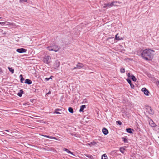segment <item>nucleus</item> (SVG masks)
Returning <instances> with one entry per match:
<instances>
[{"label":"nucleus","mask_w":159,"mask_h":159,"mask_svg":"<svg viewBox=\"0 0 159 159\" xmlns=\"http://www.w3.org/2000/svg\"><path fill=\"white\" fill-rule=\"evenodd\" d=\"M142 57L146 61L151 60L153 58L154 51L150 49L143 50Z\"/></svg>","instance_id":"f257e3e1"},{"label":"nucleus","mask_w":159,"mask_h":159,"mask_svg":"<svg viewBox=\"0 0 159 159\" xmlns=\"http://www.w3.org/2000/svg\"><path fill=\"white\" fill-rule=\"evenodd\" d=\"M47 48L49 51H54L55 52H57L58 51L60 47L56 45H53L48 46Z\"/></svg>","instance_id":"f03ea898"},{"label":"nucleus","mask_w":159,"mask_h":159,"mask_svg":"<svg viewBox=\"0 0 159 159\" xmlns=\"http://www.w3.org/2000/svg\"><path fill=\"white\" fill-rule=\"evenodd\" d=\"M83 66L84 65L83 64L79 62L76 65V66L74 67L73 68L71 69V70H73L76 69H79L83 67Z\"/></svg>","instance_id":"7ed1b4c3"},{"label":"nucleus","mask_w":159,"mask_h":159,"mask_svg":"<svg viewBox=\"0 0 159 159\" xmlns=\"http://www.w3.org/2000/svg\"><path fill=\"white\" fill-rule=\"evenodd\" d=\"M51 57L48 56H45L43 59V61L46 64H48L51 61Z\"/></svg>","instance_id":"20e7f679"},{"label":"nucleus","mask_w":159,"mask_h":159,"mask_svg":"<svg viewBox=\"0 0 159 159\" xmlns=\"http://www.w3.org/2000/svg\"><path fill=\"white\" fill-rule=\"evenodd\" d=\"M116 3L115 2H112L111 3H108L107 4H105L104 6H103L104 8H106L107 7H110L113 6H117V5L116 4H115V3Z\"/></svg>","instance_id":"39448f33"},{"label":"nucleus","mask_w":159,"mask_h":159,"mask_svg":"<svg viewBox=\"0 0 159 159\" xmlns=\"http://www.w3.org/2000/svg\"><path fill=\"white\" fill-rule=\"evenodd\" d=\"M147 112L151 115L154 114V111L150 107L148 106L146 108Z\"/></svg>","instance_id":"423d86ee"},{"label":"nucleus","mask_w":159,"mask_h":159,"mask_svg":"<svg viewBox=\"0 0 159 159\" xmlns=\"http://www.w3.org/2000/svg\"><path fill=\"white\" fill-rule=\"evenodd\" d=\"M16 51L19 53H22L26 52L27 50L24 48H18L16 49Z\"/></svg>","instance_id":"0eeeda50"},{"label":"nucleus","mask_w":159,"mask_h":159,"mask_svg":"<svg viewBox=\"0 0 159 159\" xmlns=\"http://www.w3.org/2000/svg\"><path fill=\"white\" fill-rule=\"evenodd\" d=\"M142 91L144 92V94L147 96L149 95V93L148 90L145 88H143L142 89Z\"/></svg>","instance_id":"6e6552de"},{"label":"nucleus","mask_w":159,"mask_h":159,"mask_svg":"<svg viewBox=\"0 0 159 159\" xmlns=\"http://www.w3.org/2000/svg\"><path fill=\"white\" fill-rule=\"evenodd\" d=\"M143 50L139 49L137 51V54L139 56H141L142 57V54H143Z\"/></svg>","instance_id":"1a4fd4ad"},{"label":"nucleus","mask_w":159,"mask_h":159,"mask_svg":"<svg viewBox=\"0 0 159 159\" xmlns=\"http://www.w3.org/2000/svg\"><path fill=\"white\" fill-rule=\"evenodd\" d=\"M149 123L150 125L152 127H154L156 126L155 124L152 120H151L149 121Z\"/></svg>","instance_id":"9d476101"},{"label":"nucleus","mask_w":159,"mask_h":159,"mask_svg":"<svg viewBox=\"0 0 159 159\" xmlns=\"http://www.w3.org/2000/svg\"><path fill=\"white\" fill-rule=\"evenodd\" d=\"M118 34H117L116 35L115 39L117 40H122L123 39L122 38H120L119 36H118Z\"/></svg>","instance_id":"9b49d317"},{"label":"nucleus","mask_w":159,"mask_h":159,"mask_svg":"<svg viewBox=\"0 0 159 159\" xmlns=\"http://www.w3.org/2000/svg\"><path fill=\"white\" fill-rule=\"evenodd\" d=\"M102 132L105 135H107L108 133V131L106 128H103L102 129Z\"/></svg>","instance_id":"f8f14e48"},{"label":"nucleus","mask_w":159,"mask_h":159,"mask_svg":"<svg viewBox=\"0 0 159 159\" xmlns=\"http://www.w3.org/2000/svg\"><path fill=\"white\" fill-rule=\"evenodd\" d=\"M25 83L29 84H32V82L29 79H26L25 80Z\"/></svg>","instance_id":"ddd939ff"},{"label":"nucleus","mask_w":159,"mask_h":159,"mask_svg":"<svg viewBox=\"0 0 159 159\" xmlns=\"http://www.w3.org/2000/svg\"><path fill=\"white\" fill-rule=\"evenodd\" d=\"M43 136L45 137L49 138L50 139H57L55 137H53L49 136H47L46 135H43Z\"/></svg>","instance_id":"4468645a"},{"label":"nucleus","mask_w":159,"mask_h":159,"mask_svg":"<svg viewBox=\"0 0 159 159\" xmlns=\"http://www.w3.org/2000/svg\"><path fill=\"white\" fill-rule=\"evenodd\" d=\"M86 107L85 105H83L80 107V111H83L84 108Z\"/></svg>","instance_id":"2eb2a0df"},{"label":"nucleus","mask_w":159,"mask_h":159,"mask_svg":"<svg viewBox=\"0 0 159 159\" xmlns=\"http://www.w3.org/2000/svg\"><path fill=\"white\" fill-rule=\"evenodd\" d=\"M132 130H133V129H132L131 128H128L126 129V131L129 133L131 134L133 133Z\"/></svg>","instance_id":"dca6fc26"},{"label":"nucleus","mask_w":159,"mask_h":159,"mask_svg":"<svg viewBox=\"0 0 159 159\" xmlns=\"http://www.w3.org/2000/svg\"><path fill=\"white\" fill-rule=\"evenodd\" d=\"M85 156L89 158L90 159H93V157L91 155L85 154Z\"/></svg>","instance_id":"f3484780"},{"label":"nucleus","mask_w":159,"mask_h":159,"mask_svg":"<svg viewBox=\"0 0 159 159\" xmlns=\"http://www.w3.org/2000/svg\"><path fill=\"white\" fill-rule=\"evenodd\" d=\"M6 24L7 25H10L11 24L10 23L8 22H0V24H2V25H3L4 24Z\"/></svg>","instance_id":"a211bd4d"},{"label":"nucleus","mask_w":159,"mask_h":159,"mask_svg":"<svg viewBox=\"0 0 159 159\" xmlns=\"http://www.w3.org/2000/svg\"><path fill=\"white\" fill-rule=\"evenodd\" d=\"M23 91L21 89L20 90V92L19 93H18V95L20 97H21L22 95V94L23 93Z\"/></svg>","instance_id":"6ab92c4d"},{"label":"nucleus","mask_w":159,"mask_h":159,"mask_svg":"<svg viewBox=\"0 0 159 159\" xmlns=\"http://www.w3.org/2000/svg\"><path fill=\"white\" fill-rule=\"evenodd\" d=\"M131 79H132V80L134 81H136V79L135 78V77L133 75H131Z\"/></svg>","instance_id":"aec40b11"},{"label":"nucleus","mask_w":159,"mask_h":159,"mask_svg":"<svg viewBox=\"0 0 159 159\" xmlns=\"http://www.w3.org/2000/svg\"><path fill=\"white\" fill-rule=\"evenodd\" d=\"M107 157L106 154H103L102 157L101 159H108Z\"/></svg>","instance_id":"412c9836"},{"label":"nucleus","mask_w":159,"mask_h":159,"mask_svg":"<svg viewBox=\"0 0 159 159\" xmlns=\"http://www.w3.org/2000/svg\"><path fill=\"white\" fill-rule=\"evenodd\" d=\"M125 148L124 147H121L120 148V152H122V153H124V151H125Z\"/></svg>","instance_id":"4be33fe9"},{"label":"nucleus","mask_w":159,"mask_h":159,"mask_svg":"<svg viewBox=\"0 0 159 159\" xmlns=\"http://www.w3.org/2000/svg\"><path fill=\"white\" fill-rule=\"evenodd\" d=\"M20 81L21 83H22L23 81L24 80V79L22 75H20Z\"/></svg>","instance_id":"5701e85b"},{"label":"nucleus","mask_w":159,"mask_h":159,"mask_svg":"<svg viewBox=\"0 0 159 159\" xmlns=\"http://www.w3.org/2000/svg\"><path fill=\"white\" fill-rule=\"evenodd\" d=\"M68 111L70 112L71 113H73L74 112L73 109L71 107H70L69 108Z\"/></svg>","instance_id":"b1692460"},{"label":"nucleus","mask_w":159,"mask_h":159,"mask_svg":"<svg viewBox=\"0 0 159 159\" xmlns=\"http://www.w3.org/2000/svg\"><path fill=\"white\" fill-rule=\"evenodd\" d=\"M8 69H9L10 71L12 73H14V69H12V68H10V67H9Z\"/></svg>","instance_id":"393cba45"},{"label":"nucleus","mask_w":159,"mask_h":159,"mask_svg":"<svg viewBox=\"0 0 159 159\" xmlns=\"http://www.w3.org/2000/svg\"><path fill=\"white\" fill-rule=\"evenodd\" d=\"M120 72L122 73H124L125 72V69L123 68H122L120 70Z\"/></svg>","instance_id":"a878e982"},{"label":"nucleus","mask_w":159,"mask_h":159,"mask_svg":"<svg viewBox=\"0 0 159 159\" xmlns=\"http://www.w3.org/2000/svg\"><path fill=\"white\" fill-rule=\"evenodd\" d=\"M116 122L117 124H118L119 125H121L122 124L121 122L120 121H117Z\"/></svg>","instance_id":"bb28decb"},{"label":"nucleus","mask_w":159,"mask_h":159,"mask_svg":"<svg viewBox=\"0 0 159 159\" xmlns=\"http://www.w3.org/2000/svg\"><path fill=\"white\" fill-rule=\"evenodd\" d=\"M122 139H123V141H124V142L126 143V142H127V139H126V138H123Z\"/></svg>","instance_id":"cd10ccee"},{"label":"nucleus","mask_w":159,"mask_h":159,"mask_svg":"<svg viewBox=\"0 0 159 159\" xmlns=\"http://www.w3.org/2000/svg\"><path fill=\"white\" fill-rule=\"evenodd\" d=\"M51 77H52V76H51L49 78H45V80H46V81H48L49 80H50V79H52V78H51Z\"/></svg>","instance_id":"c85d7f7f"},{"label":"nucleus","mask_w":159,"mask_h":159,"mask_svg":"<svg viewBox=\"0 0 159 159\" xmlns=\"http://www.w3.org/2000/svg\"><path fill=\"white\" fill-rule=\"evenodd\" d=\"M127 80L129 84H130L131 83V81L129 79H127Z\"/></svg>","instance_id":"c756f323"},{"label":"nucleus","mask_w":159,"mask_h":159,"mask_svg":"<svg viewBox=\"0 0 159 159\" xmlns=\"http://www.w3.org/2000/svg\"><path fill=\"white\" fill-rule=\"evenodd\" d=\"M130 86H131V88L132 89H134V84H133L131 83L130 84Z\"/></svg>","instance_id":"7c9ffc66"},{"label":"nucleus","mask_w":159,"mask_h":159,"mask_svg":"<svg viewBox=\"0 0 159 159\" xmlns=\"http://www.w3.org/2000/svg\"><path fill=\"white\" fill-rule=\"evenodd\" d=\"M63 150L64 151L66 152L67 153H68V152L69 151V150L67 149L66 148H64Z\"/></svg>","instance_id":"2f4dec72"},{"label":"nucleus","mask_w":159,"mask_h":159,"mask_svg":"<svg viewBox=\"0 0 159 159\" xmlns=\"http://www.w3.org/2000/svg\"><path fill=\"white\" fill-rule=\"evenodd\" d=\"M131 75L132 74H130L129 73L127 74V76H128V77L131 78Z\"/></svg>","instance_id":"473e14b6"},{"label":"nucleus","mask_w":159,"mask_h":159,"mask_svg":"<svg viewBox=\"0 0 159 159\" xmlns=\"http://www.w3.org/2000/svg\"><path fill=\"white\" fill-rule=\"evenodd\" d=\"M68 153H70V154H71V155H74L73 154V153L71 152L70 151H69L68 152Z\"/></svg>","instance_id":"72a5a7b5"},{"label":"nucleus","mask_w":159,"mask_h":159,"mask_svg":"<svg viewBox=\"0 0 159 159\" xmlns=\"http://www.w3.org/2000/svg\"><path fill=\"white\" fill-rule=\"evenodd\" d=\"M54 113H56V114H61V113H60V112H57V111H55Z\"/></svg>","instance_id":"f704fd0d"},{"label":"nucleus","mask_w":159,"mask_h":159,"mask_svg":"<svg viewBox=\"0 0 159 159\" xmlns=\"http://www.w3.org/2000/svg\"><path fill=\"white\" fill-rule=\"evenodd\" d=\"M61 110V109H57L55 110V111H60Z\"/></svg>","instance_id":"c9c22d12"},{"label":"nucleus","mask_w":159,"mask_h":159,"mask_svg":"<svg viewBox=\"0 0 159 159\" xmlns=\"http://www.w3.org/2000/svg\"><path fill=\"white\" fill-rule=\"evenodd\" d=\"M27 0H20L21 1H23V2H26Z\"/></svg>","instance_id":"e433bc0d"},{"label":"nucleus","mask_w":159,"mask_h":159,"mask_svg":"<svg viewBox=\"0 0 159 159\" xmlns=\"http://www.w3.org/2000/svg\"><path fill=\"white\" fill-rule=\"evenodd\" d=\"M50 93H51V92L50 91H49V92L48 93H46V95L50 94Z\"/></svg>","instance_id":"4c0bfd02"},{"label":"nucleus","mask_w":159,"mask_h":159,"mask_svg":"<svg viewBox=\"0 0 159 159\" xmlns=\"http://www.w3.org/2000/svg\"><path fill=\"white\" fill-rule=\"evenodd\" d=\"M5 131H6V132H9V131L8 130H5Z\"/></svg>","instance_id":"58836bf2"},{"label":"nucleus","mask_w":159,"mask_h":159,"mask_svg":"<svg viewBox=\"0 0 159 159\" xmlns=\"http://www.w3.org/2000/svg\"><path fill=\"white\" fill-rule=\"evenodd\" d=\"M116 2V3H115V4H116V5H117V2Z\"/></svg>","instance_id":"ea45409f"},{"label":"nucleus","mask_w":159,"mask_h":159,"mask_svg":"<svg viewBox=\"0 0 159 159\" xmlns=\"http://www.w3.org/2000/svg\"><path fill=\"white\" fill-rule=\"evenodd\" d=\"M2 71V69L1 68H0V73Z\"/></svg>","instance_id":"a19ab883"},{"label":"nucleus","mask_w":159,"mask_h":159,"mask_svg":"<svg viewBox=\"0 0 159 159\" xmlns=\"http://www.w3.org/2000/svg\"><path fill=\"white\" fill-rule=\"evenodd\" d=\"M60 65V64L59 63H58V65H57V67H58Z\"/></svg>","instance_id":"79ce46f5"},{"label":"nucleus","mask_w":159,"mask_h":159,"mask_svg":"<svg viewBox=\"0 0 159 159\" xmlns=\"http://www.w3.org/2000/svg\"><path fill=\"white\" fill-rule=\"evenodd\" d=\"M3 134H6V133H3Z\"/></svg>","instance_id":"37998d69"},{"label":"nucleus","mask_w":159,"mask_h":159,"mask_svg":"<svg viewBox=\"0 0 159 159\" xmlns=\"http://www.w3.org/2000/svg\"><path fill=\"white\" fill-rule=\"evenodd\" d=\"M12 134V132H10V134Z\"/></svg>","instance_id":"c03bdc74"},{"label":"nucleus","mask_w":159,"mask_h":159,"mask_svg":"<svg viewBox=\"0 0 159 159\" xmlns=\"http://www.w3.org/2000/svg\"><path fill=\"white\" fill-rule=\"evenodd\" d=\"M1 18L0 17V19H1Z\"/></svg>","instance_id":"a18cd8bd"}]
</instances>
